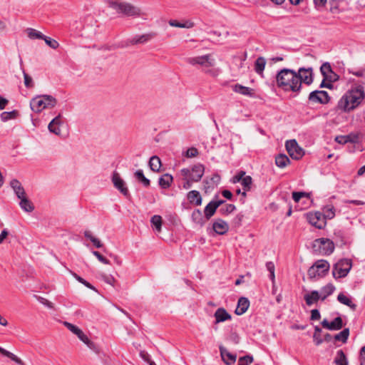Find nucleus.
<instances>
[{
    "instance_id": "6e6552de",
    "label": "nucleus",
    "mask_w": 365,
    "mask_h": 365,
    "mask_svg": "<svg viewBox=\"0 0 365 365\" xmlns=\"http://www.w3.org/2000/svg\"><path fill=\"white\" fill-rule=\"evenodd\" d=\"M307 219L309 223L319 230L324 228L327 224L324 216L320 212L307 213Z\"/></svg>"
},
{
    "instance_id": "e433bc0d",
    "label": "nucleus",
    "mask_w": 365,
    "mask_h": 365,
    "mask_svg": "<svg viewBox=\"0 0 365 365\" xmlns=\"http://www.w3.org/2000/svg\"><path fill=\"white\" fill-rule=\"evenodd\" d=\"M43 101L45 102V109L52 108L57 103V100L50 95H43Z\"/></svg>"
},
{
    "instance_id": "f8f14e48",
    "label": "nucleus",
    "mask_w": 365,
    "mask_h": 365,
    "mask_svg": "<svg viewBox=\"0 0 365 365\" xmlns=\"http://www.w3.org/2000/svg\"><path fill=\"white\" fill-rule=\"evenodd\" d=\"M216 198H217V195H215V199L210 201L205 207L204 214L207 220L213 216L216 210L225 202L223 200H215Z\"/></svg>"
},
{
    "instance_id": "f257e3e1",
    "label": "nucleus",
    "mask_w": 365,
    "mask_h": 365,
    "mask_svg": "<svg viewBox=\"0 0 365 365\" xmlns=\"http://www.w3.org/2000/svg\"><path fill=\"white\" fill-rule=\"evenodd\" d=\"M276 83L277 87L285 92H300L299 78L294 70L282 68L279 71L276 75Z\"/></svg>"
},
{
    "instance_id": "0eeeda50",
    "label": "nucleus",
    "mask_w": 365,
    "mask_h": 365,
    "mask_svg": "<svg viewBox=\"0 0 365 365\" xmlns=\"http://www.w3.org/2000/svg\"><path fill=\"white\" fill-rule=\"evenodd\" d=\"M361 136L359 133H351L344 136V145H347L350 152L355 150H362V145L360 143Z\"/></svg>"
},
{
    "instance_id": "f03ea898",
    "label": "nucleus",
    "mask_w": 365,
    "mask_h": 365,
    "mask_svg": "<svg viewBox=\"0 0 365 365\" xmlns=\"http://www.w3.org/2000/svg\"><path fill=\"white\" fill-rule=\"evenodd\" d=\"M365 98L364 88L356 85L348 90L344 96V111L353 110L359 106Z\"/></svg>"
},
{
    "instance_id": "0e129e2a",
    "label": "nucleus",
    "mask_w": 365,
    "mask_h": 365,
    "mask_svg": "<svg viewBox=\"0 0 365 365\" xmlns=\"http://www.w3.org/2000/svg\"><path fill=\"white\" fill-rule=\"evenodd\" d=\"M36 297L37 300L42 304L48 307V308H53V303L49 302L48 299L40 296H36Z\"/></svg>"
},
{
    "instance_id": "f704fd0d",
    "label": "nucleus",
    "mask_w": 365,
    "mask_h": 365,
    "mask_svg": "<svg viewBox=\"0 0 365 365\" xmlns=\"http://www.w3.org/2000/svg\"><path fill=\"white\" fill-rule=\"evenodd\" d=\"M19 115V113L16 110L10 112H3L1 113V119L2 121L6 122L11 119H16Z\"/></svg>"
},
{
    "instance_id": "c756f323",
    "label": "nucleus",
    "mask_w": 365,
    "mask_h": 365,
    "mask_svg": "<svg viewBox=\"0 0 365 365\" xmlns=\"http://www.w3.org/2000/svg\"><path fill=\"white\" fill-rule=\"evenodd\" d=\"M0 354L2 355L11 359L13 361L16 362L19 365H25V363L18 356H16L13 353L6 350L5 349L0 346Z\"/></svg>"
},
{
    "instance_id": "8fccbe9b",
    "label": "nucleus",
    "mask_w": 365,
    "mask_h": 365,
    "mask_svg": "<svg viewBox=\"0 0 365 365\" xmlns=\"http://www.w3.org/2000/svg\"><path fill=\"white\" fill-rule=\"evenodd\" d=\"M253 356L251 355L241 356L238 359V365H250L253 362Z\"/></svg>"
},
{
    "instance_id": "5701e85b",
    "label": "nucleus",
    "mask_w": 365,
    "mask_h": 365,
    "mask_svg": "<svg viewBox=\"0 0 365 365\" xmlns=\"http://www.w3.org/2000/svg\"><path fill=\"white\" fill-rule=\"evenodd\" d=\"M10 185L14 190L15 194L17 197L19 199L21 197H24V196L26 195L24 188L21 185V183L16 179H13L10 182Z\"/></svg>"
},
{
    "instance_id": "4c0bfd02",
    "label": "nucleus",
    "mask_w": 365,
    "mask_h": 365,
    "mask_svg": "<svg viewBox=\"0 0 365 365\" xmlns=\"http://www.w3.org/2000/svg\"><path fill=\"white\" fill-rule=\"evenodd\" d=\"M332 274L335 279H340L342 277V259H339L334 265Z\"/></svg>"
},
{
    "instance_id": "4d7b16f0",
    "label": "nucleus",
    "mask_w": 365,
    "mask_h": 365,
    "mask_svg": "<svg viewBox=\"0 0 365 365\" xmlns=\"http://www.w3.org/2000/svg\"><path fill=\"white\" fill-rule=\"evenodd\" d=\"M101 277L106 283L110 284L112 286H114V284L116 282L115 278L110 274L108 275L106 274H101Z\"/></svg>"
},
{
    "instance_id": "b1692460",
    "label": "nucleus",
    "mask_w": 365,
    "mask_h": 365,
    "mask_svg": "<svg viewBox=\"0 0 365 365\" xmlns=\"http://www.w3.org/2000/svg\"><path fill=\"white\" fill-rule=\"evenodd\" d=\"M187 197L188 201L191 204H194L197 206H199L202 204V197L200 194V192L197 190H191L190 191L187 195Z\"/></svg>"
},
{
    "instance_id": "a211bd4d",
    "label": "nucleus",
    "mask_w": 365,
    "mask_h": 365,
    "mask_svg": "<svg viewBox=\"0 0 365 365\" xmlns=\"http://www.w3.org/2000/svg\"><path fill=\"white\" fill-rule=\"evenodd\" d=\"M214 317L215 318V324L224 322L232 319L231 314H230L223 307L218 308L215 311Z\"/></svg>"
},
{
    "instance_id": "393cba45",
    "label": "nucleus",
    "mask_w": 365,
    "mask_h": 365,
    "mask_svg": "<svg viewBox=\"0 0 365 365\" xmlns=\"http://www.w3.org/2000/svg\"><path fill=\"white\" fill-rule=\"evenodd\" d=\"M173 181V177L170 174L166 173L159 178L158 183L161 188L168 189L171 186Z\"/></svg>"
},
{
    "instance_id": "338daca9",
    "label": "nucleus",
    "mask_w": 365,
    "mask_h": 365,
    "mask_svg": "<svg viewBox=\"0 0 365 365\" xmlns=\"http://www.w3.org/2000/svg\"><path fill=\"white\" fill-rule=\"evenodd\" d=\"M339 76L333 71L331 73L329 74V76H327V78H325L324 79L327 80V81L333 83L339 80Z\"/></svg>"
},
{
    "instance_id": "c9c22d12",
    "label": "nucleus",
    "mask_w": 365,
    "mask_h": 365,
    "mask_svg": "<svg viewBox=\"0 0 365 365\" xmlns=\"http://www.w3.org/2000/svg\"><path fill=\"white\" fill-rule=\"evenodd\" d=\"M169 24L173 27L187 28V29L192 28L195 25V24L191 21H185L184 23H180L176 20H170Z\"/></svg>"
},
{
    "instance_id": "49530a36",
    "label": "nucleus",
    "mask_w": 365,
    "mask_h": 365,
    "mask_svg": "<svg viewBox=\"0 0 365 365\" xmlns=\"http://www.w3.org/2000/svg\"><path fill=\"white\" fill-rule=\"evenodd\" d=\"M322 215L324 216L325 220L332 219L334 215V207L333 206H327L323 209Z\"/></svg>"
},
{
    "instance_id": "864d4df0",
    "label": "nucleus",
    "mask_w": 365,
    "mask_h": 365,
    "mask_svg": "<svg viewBox=\"0 0 365 365\" xmlns=\"http://www.w3.org/2000/svg\"><path fill=\"white\" fill-rule=\"evenodd\" d=\"M45 41V43L48 46H50L51 48H53V49H56L57 48L58 46H59V43H58L57 41L54 40V39H52L48 36H46L44 37V38L43 39Z\"/></svg>"
},
{
    "instance_id": "680f3d73",
    "label": "nucleus",
    "mask_w": 365,
    "mask_h": 365,
    "mask_svg": "<svg viewBox=\"0 0 365 365\" xmlns=\"http://www.w3.org/2000/svg\"><path fill=\"white\" fill-rule=\"evenodd\" d=\"M93 255L97 257V259L102 263L105 264H109L110 261L106 259L104 256H103L98 251H93Z\"/></svg>"
},
{
    "instance_id": "6e6d98bb",
    "label": "nucleus",
    "mask_w": 365,
    "mask_h": 365,
    "mask_svg": "<svg viewBox=\"0 0 365 365\" xmlns=\"http://www.w3.org/2000/svg\"><path fill=\"white\" fill-rule=\"evenodd\" d=\"M352 267V261L350 259H344V277L347 275Z\"/></svg>"
},
{
    "instance_id": "79ce46f5",
    "label": "nucleus",
    "mask_w": 365,
    "mask_h": 365,
    "mask_svg": "<svg viewBox=\"0 0 365 365\" xmlns=\"http://www.w3.org/2000/svg\"><path fill=\"white\" fill-rule=\"evenodd\" d=\"M151 224L155 227L158 232L161 231L163 220L160 215H153L150 220Z\"/></svg>"
},
{
    "instance_id": "cd10ccee",
    "label": "nucleus",
    "mask_w": 365,
    "mask_h": 365,
    "mask_svg": "<svg viewBox=\"0 0 365 365\" xmlns=\"http://www.w3.org/2000/svg\"><path fill=\"white\" fill-rule=\"evenodd\" d=\"M19 199L21 200L19 205L22 210L28 212H31L34 210V206L33 203L28 199L26 195Z\"/></svg>"
},
{
    "instance_id": "20e7f679",
    "label": "nucleus",
    "mask_w": 365,
    "mask_h": 365,
    "mask_svg": "<svg viewBox=\"0 0 365 365\" xmlns=\"http://www.w3.org/2000/svg\"><path fill=\"white\" fill-rule=\"evenodd\" d=\"M187 63L192 66L199 65L202 68V71L205 73H210L212 76L216 75V72L210 68L215 65V60L211 53L190 57L187 58Z\"/></svg>"
},
{
    "instance_id": "ddd939ff",
    "label": "nucleus",
    "mask_w": 365,
    "mask_h": 365,
    "mask_svg": "<svg viewBox=\"0 0 365 365\" xmlns=\"http://www.w3.org/2000/svg\"><path fill=\"white\" fill-rule=\"evenodd\" d=\"M205 173V167L202 164L197 163L193 165L190 170V177L195 182L200 181Z\"/></svg>"
},
{
    "instance_id": "7ed1b4c3",
    "label": "nucleus",
    "mask_w": 365,
    "mask_h": 365,
    "mask_svg": "<svg viewBox=\"0 0 365 365\" xmlns=\"http://www.w3.org/2000/svg\"><path fill=\"white\" fill-rule=\"evenodd\" d=\"M108 7L115 9L118 14L127 16H140V10L127 2H120L117 0H107Z\"/></svg>"
},
{
    "instance_id": "bf43d9fd",
    "label": "nucleus",
    "mask_w": 365,
    "mask_h": 365,
    "mask_svg": "<svg viewBox=\"0 0 365 365\" xmlns=\"http://www.w3.org/2000/svg\"><path fill=\"white\" fill-rule=\"evenodd\" d=\"M64 325L71 331L73 332V334H75L76 336L78 334H81V329H80L78 327L69 323V322H64Z\"/></svg>"
},
{
    "instance_id": "4468645a",
    "label": "nucleus",
    "mask_w": 365,
    "mask_h": 365,
    "mask_svg": "<svg viewBox=\"0 0 365 365\" xmlns=\"http://www.w3.org/2000/svg\"><path fill=\"white\" fill-rule=\"evenodd\" d=\"M323 328L331 330H339L342 328V317H337L333 321L329 322L327 319H324L321 322Z\"/></svg>"
},
{
    "instance_id": "412c9836",
    "label": "nucleus",
    "mask_w": 365,
    "mask_h": 365,
    "mask_svg": "<svg viewBox=\"0 0 365 365\" xmlns=\"http://www.w3.org/2000/svg\"><path fill=\"white\" fill-rule=\"evenodd\" d=\"M250 307V301L247 298L242 297L238 299L237 306L235 311L237 315H242L246 312Z\"/></svg>"
},
{
    "instance_id": "13d9d810",
    "label": "nucleus",
    "mask_w": 365,
    "mask_h": 365,
    "mask_svg": "<svg viewBox=\"0 0 365 365\" xmlns=\"http://www.w3.org/2000/svg\"><path fill=\"white\" fill-rule=\"evenodd\" d=\"M246 173L243 170L239 171L235 176H233L232 179V182L237 183L240 182L242 180L245 178Z\"/></svg>"
},
{
    "instance_id": "052dcab7",
    "label": "nucleus",
    "mask_w": 365,
    "mask_h": 365,
    "mask_svg": "<svg viewBox=\"0 0 365 365\" xmlns=\"http://www.w3.org/2000/svg\"><path fill=\"white\" fill-rule=\"evenodd\" d=\"M331 66L330 63L328 62L324 63L321 66L320 72L324 78H327L326 77L327 73L328 71H331Z\"/></svg>"
},
{
    "instance_id": "69168bd1",
    "label": "nucleus",
    "mask_w": 365,
    "mask_h": 365,
    "mask_svg": "<svg viewBox=\"0 0 365 365\" xmlns=\"http://www.w3.org/2000/svg\"><path fill=\"white\" fill-rule=\"evenodd\" d=\"M321 318V314L319 313V311L317 309H312L311 311V317H310V319L311 320H319Z\"/></svg>"
},
{
    "instance_id": "c03bdc74",
    "label": "nucleus",
    "mask_w": 365,
    "mask_h": 365,
    "mask_svg": "<svg viewBox=\"0 0 365 365\" xmlns=\"http://www.w3.org/2000/svg\"><path fill=\"white\" fill-rule=\"evenodd\" d=\"M330 11L333 14L340 13V0H329Z\"/></svg>"
},
{
    "instance_id": "e2e57ef3",
    "label": "nucleus",
    "mask_w": 365,
    "mask_h": 365,
    "mask_svg": "<svg viewBox=\"0 0 365 365\" xmlns=\"http://www.w3.org/2000/svg\"><path fill=\"white\" fill-rule=\"evenodd\" d=\"M197 155H198L197 149L196 148L192 147L187 150L185 156L187 158H193V157H196Z\"/></svg>"
},
{
    "instance_id": "a878e982",
    "label": "nucleus",
    "mask_w": 365,
    "mask_h": 365,
    "mask_svg": "<svg viewBox=\"0 0 365 365\" xmlns=\"http://www.w3.org/2000/svg\"><path fill=\"white\" fill-rule=\"evenodd\" d=\"M180 173H181V175L183 176V180H184L182 187L185 190L190 188L192 183L195 182L192 181L190 177H188V175L190 174V169L189 168H182L180 170Z\"/></svg>"
},
{
    "instance_id": "2f4dec72",
    "label": "nucleus",
    "mask_w": 365,
    "mask_h": 365,
    "mask_svg": "<svg viewBox=\"0 0 365 365\" xmlns=\"http://www.w3.org/2000/svg\"><path fill=\"white\" fill-rule=\"evenodd\" d=\"M266 60L264 57H258L255 62V71L257 73L262 75L264 70Z\"/></svg>"
},
{
    "instance_id": "dca6fc26",
    "label": "nucleus",
    "mask_w": 365,
    "mask_h": 365,
    "mask_svg": "<svg viewBox=\"0 0 365 365\" xmlns=\"http://www.w3.org/2000/svg\"><path fill=\"white\" fill-rule=\"evenodd\" d=\"M214 231L218 235H225L229 230V225L222 219H217L212 225Z\"/></svg>"
},
{
    "instance_id": "7c9ffc66",
    "label": "nucleus",
    "mask_w": 365,
    "mask_h": 365,
    "mask_svg": "<svg viewBox=\"0 0 365 365\" xmlns=\"http://www.w3.org/2000/svg\"><path fill=\"white\" fill-rule=\"evenodd\" d=\"M149 166L153 172H159L161 168V160L157 155H153L150 158Z\"/></svg>"
},
{
    "instance_id": "39448f33",
    "label": "nucleus",
    "mask_w": 365,
    "mask_h": 365,
    "mask_svg": "<svg viewBox=\"0 0 365 365\" xmlns=\"http://www.w3.org/2000/svg\"><path fill=\"white\" fill-rule=\"evenodd\" d=\"M313 252L319 255H330L334 250V242L328 238H319L312 243Z\"/></svg>"
},
{
    "instance_id": "473e14b6",
    "label": "nucleus",
    "mask_w": 365,
    "mask_h": 365,
    "mask_svg": "<svg viewBox=\"0 0 365 365\" xmlns=\"http://www.w3.org/2000/svg\"><path fill=\"white\" fill-rule=\"evenodd\" d=\"M335 290L334 286L329 283L323 287L321 289L320 295L322 296V301L325 300L329 295H331Z\"/></svg>"
},
{
    "instance_id": "774afa93",
    "label": "nucleus",
    "mask_w": 365,
    "mask_h": 365,
    "mask_svg": "<svg viewBox=\"0 0 365 365\" xmlns=\"http://www.w3.org/2000/svg\"><path fill=\"white\" fill-rule=\"evenodd\" d=\"M359 359L360 365H365V346L361 349Z\"/></svg>"
},
{
    "instance_id": "37998d69",
    "label": "nucleus",
    "mask_w": 365,
    "mask_h": 365,
    "mask_svg": "<svg viewBox=\"0 0 365 365\" xmlns=\"http://www.w3.org/2000/svg\"><path fill=\"white\" fill-rule=\"evenodd\" d=\"M236 210V207L233 204H226L224 207L220 208L219 212L222 215H227Z\"/></svg>"
},
{
    "instance_id": "aec40b11",
    "label": "nucleus",
    "mask_w": 365,
    "mask_h": 365,
    "mask_svg": "<svg viewBox=\"0 0 365 365\" xmlns=\"http://www.w3.org/2000/svg\"><path fill=\"white\" fill-rule=\"evenodd\" d=\"M232 90L235 93H240L243 96L249 97H255V91L252 88L244 86L241 84L237 83L232 86Z\"/></svg>"
},
{
    "instance_id": "5fc2aeb1",
    "label": "nucleus",
    "mask_w": 365,
    "mask_h": 365,
    "mask_svg": "<svg viewBox=\"0 0 365 365\" xmlns=\"http://www.w3.org/2000/svg\"><path fill=\"white\" fill-rule=\"evenodd\" d=\"M73 275L79 282H81V284L85 285L86 287H88L92 290H96L95 287L91 284H90L88 282L85 280L81 277L78 276L77 274L73 273Z\"/></svg>"
},
{
    "instance_id": "3c124183",
    "label": "nucleus",
    "mask_w": 365,
    "mask_h": 365,
    "mask_svg": "<svg viewBox=\"0 0 365 365\" xmlns=\"http://www.w3.org/2000/svg\"><path fill=\"white\" fill-rule=\"evenodd\" d=\"M266 267L267 269L269 272V278L272 281V282H274L275 279V274H274V270H275V266L274 264L272 262H267L266 263Z\"/></svg>"
},
{
    "instance_id": "c85d7f7f",
    "label": "nucleus",
    "mask_w": 365,
    "mask_h": 365,
    "mask_svg": "<svg viewBox=\"0 0 365 365\" xmlns=\"http://www.w3.org/2000/svg\"><path fill=\"white\" fill-rule=\"evenodd\" d=\"M289 163L290 160L285 154H279L275 158V164L279 168H283Z\"/></svg>"
},
{
    "instance_id": "ea45409f",
    "label": "nucleus",
    "mask_w": 365,
    "mask_h": 365,
    "mask_svg": "<svg viewBox=\"0 0 365 365\" xmlns=\"http://www.w3.org/2000/svg\"><path fill=\"white\" fill-rule=\"evenodd\" d=\"M245 191H250L252 185V178L250 175H245L240 182Z\"/></svg>"
},
{
    "instance_id": "09e8293b",
    "label": "nucleus",
    "mask_w": 365,
    "mask_h": 365,
    "mask_svg": "<svg viewBox=\"0 0 365 365\" xmlns=\"http://www.w3.org/2000/svg\"><path fill=\"white\" fill-rule=\"evenodd\" d=\"M28 36L31 38L43 39L45 35L34 29H28Z\"/></svg>"
},
{
    "instance_id": "1a4fd4ad",
    "label": "nucleus",
    "mask_w": 365,
    "mask_h": 365,
    "mask_svg": "<svg viewBox=\"0 0 365 365\" xmlns=\"http://www.w3.org/2000/svg\"><path fill=\"white\" fill-rule=\"evenodd\" d=\"M286 149L292 159L299 160L304 155V150L301 148L295 140H289L286 142Z\"/></svg>"
},
{
    "instance_id": "de8ad7c7",
    "label": "nucleus",
    "mask_w": 365,
    "mask_h": 365,
    "mask_svg": "<svg viewBox=\"0 0 365 365\" xmlns=\"http://www.w3.org/2000/svg\"><path fill=\"white\" fill-rule=\"evenodd\" d=\"M343 303H344V305L347 306L352 311H355L356 309L357 306L354 303V299L351 297L344 295Z\"/></svg>"
},
{
    "instance_id": "f3484780",
    "label": "nucleus",
    "mask_w": 365,
    "mask_h": 365,
    "mask_svg": "<svg viewBox=\"0 0 365 365\" xmlns=\"http://www.w3.org/2000/svg\"><path fill=\"white\" fill-rule=\"evenodd\" d=\"M31 109L35 113H40L45 109V102L43 95L33 98L30 102Z\"/></svg>"
},
{
    "instance_id": "9d476101",
    "label": "nucleus",
    "mask_w": 365,
    "mask_h": 365,
    "mask_svg": "<svg viewBox=\"0 0 365 365\" xmlns=\"http://www.w3.org/2000/svg\"><path fill=\"white\" fill-rule=\"evenodd\" d=\"M309 101L313 103L327 104L330 101L328 93L325 91H314L309 95Z\"/></svg>"
},
{
    "instance_id": "a19ab883",
    "label": "nucleus",
    "mask_w": 365,
    "mask_h": 365,
    "mask_svg": "<svg viewBox=\"0 0 365 365\" xmlns=\"http://www.w3.org/2000/svg\"><path fill=\"white\" fill-rule=\"evenodd\" d=\"M84 236L90 240L96 247L101 248L103 247L101 242L98 238L93 236L90 231H85Z\"/></svg>"
},
{
    "instance_id": "58836bf2",
    "label": "nucleus",
    "mask_w": 365,
    "mask_h": 365,
    "mask_svg": "<svg viewBox=\"0 0 365 365\" xmlns=\"http://www.w3.org/2000/svg\"><path fill=\"white\" fill-rule=\"evenodd\" d=\"M192 220L200 225H202L204 223H205V220L203 219V217H202V212L197 209V210H195L192 213Z\"/></svg>"
},
{
    "instance_id": "bb28decb",
    "label": "nucleus",
    "mask_w": 365,
    "mask_h": 365,
    "mask_svg": "<svg viewBox=\"0 0 365 365\" xmlns=\"http://www.w3.org/2000/svg\"><path fill=\"white\" fill-rule=\"evenodd\" d=\"M155 36V34L153 33L146 34L141 36L134 37L131 41L132 44H138V43H143L149 40L152 39Z\"/></svg>"
},
{
    "instance_id": "4be33fe9",
    "label": "nucleus",
    "mask_w": 365,
    "mask_h": 365,
    "mask_svg": "<svg viewBox=\"0 0 365 365\" xmlns=\"http://www.w3.org/2000/svg\"><path fill=\"white\" fill-rule=\"evenodd\" d=\"M304 299L307 306H312L317 303L319 299L322 300V296L318 291H312L304 296Z\"/></svg>"
},
{
    "instance_id": "9b49d317",
    "label": "nucleus",
    "mask_w": 365,
    "mask_h": 365,
    "mask_svg": "<svg viewBox=\"0 0 365 365\" xmlns=\"http://www.w3.org/2000/svg\"><path fill=\"white\" fill-rule=\"evenodd\" d=\"M297 72V76L299 78L300 90L302 89V83L310 85L313 82V72L312 68H299Z\"/></svg>"
},
{
    "instance_id": "a18cd8bd",
    "label": "nucleus",
    "mask_w": 365,
    "mask_h": 365,
    "mask_svg": "<svg viewBox=\"0 0 365 365\" xmlns=\"http://www.w3.org/2000/svg\"><path fill=\"white\" fill-rule=\"evenodd\" d=\"M322 329L316 326L314 327V333L313 335L314 341L316 344V345H319L323 342V339L321 336Z\"/></svg>"
},
{
    "instance_id": "6ab92c4d",
    "label": "nucleus",
    "mask_w": 365,
    "mask_h": 365,
    "mask_svg": "<svg viewBox=\"0 0 365 365\" xmlns=\"http://www.w3.org/2000/svg\"><path fill=\"white\" fill-rule=\"evenodd\" d=\"M220 352L222 361L227 365H231L235 362L237 359L236 354H231L224 346H220Z\"/></svg>"
},
{
    "instance_id": "603ef678",
    "label": "nucleus",
    "mask_w": 365,
    "mask_h": 365,
    "mask_svg": "<svg viewBox=\"0 0 365 365\" xmlns=\"http://www.w3.org/2000/svg\"><path fill=\"white\" fill-rule=\"evenodd\" d=\"M23 73L25 86L28 88H33L34 86V84L32 78L28 73H26L25 71H23Z\"/></svg>"
},
{
    "instance_id": "423d86ee",
    "label": "nucleus",
    "mask_w": 365,
    "mask_h": 365,
    "mask_svg": "<svg viewBox=\"0 0 365 365\" xmlns=\"http://www.w3.org/2000/svg\"><path fill=\"white\" fill-rule=\"evenodd\" d=\"M329 269V262L326 260L320 259L315 262V263L309 268L307 274L310 279L316 277H323L328 273Z\"/></svg>"
},
{
    "instance_id": "72a5a7b5",
    "label": "nucleus",
    "mask_w": 365,
    "mask_h": 365,
    "mask_svg": "<svg viewBox=\"0 0 365 365\" xmlns=\"http://www.w3.org/2000/svg\"><path fill=\"white\" fill-rule=\"evenodd\" d=\"M134 175L135 178L143 184V185L145 187H148L150 185V181L149 179H148L143 174V172L142 170H138L135 173Z\"/></svg>"
},
{
    "instance_id": "2eb2a0df",
    "label": "nucleus",
    "mask_w": 365,
    "mask_h": 365,
    "mask_svg": "<svg viewBox=\"0 0 365 365\" xmlns=\"http://www.w3.org/2000/svg\"><path fill=\"white\" fill-rule=\"evenodd\" d=\"M112 181L115 188L125 197L130 195L128 187L125 186V182L121 179L118 173H114L112 178Z\"/></svg>"
}]
</instances>
